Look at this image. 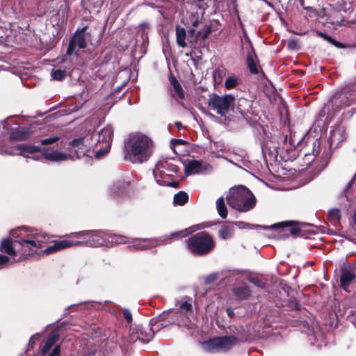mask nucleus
<instances>
[{
    "label": "nucleus",
    "mask_w": 356,
    "mask_h": 356,
    "mask_svg": "<svg viewBox=\"0 0 356 356\" xmlns=\"http://www.w3.org/2000/svg\"><path fill=\"white\" fill-rule=\"evenodd\" d=\"M199 229V225H193L187 229L172 232L170 236H164L163 239H138L136 240V243H134L132 247L136 250H144L152 248L164 243L165 242L168 241V240H171L173 238H181L186 237V236L191 234Z\"/></svg>",
    "instance_id": "nucleus-9"
},
{
    "label": "nucleus",
    "mask_w": 356,
    "mask_h": 356,
    "mask_svg": "<svg viewBox=\"0 0 356 356\" xmlns=\"http://www.w3.org/2000/svg\"><path fill=\"white\" fill-rule=\"evenodd\" d=\"M238 101H239L238 109L240 110V111L241 113H243L244 111L242 108H241L240 106H242V104H248L249 102L246 99H243V98L240 99Z\"/></svg>",
    "instance_id": "nucleus-49"
},
{
    "label": "nucleus",
    "mask_w": 356,
    "mask_h": 356,
    "mask_svg": "<svg viewBox=\"0 0 356 356\" xmlns=\"http://www.w3.org/2000/svg\"><path fill=\"white\" fill-rule=\"evenodd\" d=\"M93 145L92 136L86 135L82 138H76L69 143L68 149L70 154L51 149H44L42 154L44 159L51 161H66L74 156L79 159L83 156L88 155Z\"/></svg>",
    "instance_id": "nucleus-3"
},
{
    "label": "nucleus",
    "mask_w": 356,
    "mask_h": 356,
    "mask_svg": "<svg viewBox=\"0 0 356 356\" xmlns=\"http://www.w3.org/2000/svg\"><path fill=\"white\" fill-rule=\"evenodd\" d=\"M56 245L58 248V250L71 247L73 245H81V242L79 241H74L72 239H64L58 241H56Z\"/></svg>",
    "instance_id": "nucleus-32"
},
{
    "label": "nucleus",
    "mask_w": 356,
    "mask_h": 356,
    "mask_svg": "<svg viewBox=\"0 0 356 356\" xmlns=\"http://www.w3.org/2000/svg\"><path fill=\"white\" fill-rule=\"evenodd\" d=\"M218 275L217 273H212V274L205 277L204 282L207 284H211L217 280Z\"/></svg>",
    "instance_id": "nucleus-41"
},
{
    "label": "nucleus",
    "mask_w": 356,
    "mask_h": 356,
    "mask_svg": "<svg viewBox=\"0 0 356 356\" xmlns=\"http://www.w3.org/2000/svg\"><path fill=\"white\" fill-rule=\"evenodd\" d=\"M328 218L334 224L338 222L340 219V211L339 209H333L328 212Z\"/></svg>",
    "instance_id": "nucleus-36"
},
{
    "label": "nucleus",
    "mask_w": 356,
    "mask_h": 356,
    "mask_svg": "<svg viewBox=\"0 0 356 356\" xmlns=\"http://www.w3.org/2000/svg\"><path fill=\"white\" fill-rule=\"evenodd\" d=\"M192 28L188 31V42L191 44L197 42L201 35V31L197 27L200 24V17L197 13H191L189 17Z\"/></svg>",
    "instance_id": "nucleus-16"
},
{
    "label": "nucleus",
    "mask_w": 356,
    "mask_h": 356,
    "mask_svg": "<svg viewBox=\"0 0 356 356\" xmlns=\"http://www.w3.org/2000/svg\"><path fill=\"white\" fill-rule=\"evenodd\" d=\"M126 148L132 163H143L151 156L153 142L147 136L136 133L129 136Z\"/></svg>",
    "instance_id": "nucleus-5"
},
{
    "label": "nucleus",
    "mask_w": 356,
    "mask_h": 356,
    "mask_svg": "<svg viewBox=\"0 0 356 356\" xmlns=\"http://www.w3.org/2000/svg\"><path fill=\"white\" fill-rule=\"evenodd\" d=\"M127 186L128 183L124 181H118L114 184L110 188L111 193L113 196H118L124 192Z\"/></svg>",
    "instance_id": "nucleus-26"
},
{
    "label": "nucleus",
    "mask_w": 356,
    "mask_h": 356,
    "mask_svg": "<svg viewBox=\"0 0 356 356\" xmlns=\"http://www.w3.org/2000/svg\"><path fill=\"white\" fill-rule=\"evenodd\" d=\"M188 200V195L184 191H179L174 195L173 201L176 205L182 206L185 204Z\"/></svg>",
    "instance_id": "nucleus-31"
},
{
    "label": "nucleus",
    "mask_w": 356,
    "mask_h": 356,
    "mask_svg": "<svg viewBox=\"0 0 356 356\" xmlns=\"http://www.w3.org/2000/svg\"><path fill=\"white\" fill-rule=\"evenodd\" d=\"M235 98L232 95L219 96L213 95L210 97L209 105L216 113L221 116H226L234 106Z\"/></svg>",
    "instance_id": "nucleus-11"
},
{
    "label": "nucleus",
    "mask_w": 356,
    "mask_h": 356,
    "mask_svg": "<svg viewBox=\"0 0 356 356\" xmlns=\"http://www.w3.org/2000/svg\"><path fill=\"white\" fill-rule=\"evenodd\" d=\"M211 33V29L210 27H207L203 34L201 33V35L200 38H201L204 40L210 35Z\"/></svg>",
    "instance_id": "nucleus-46"
},
{
    "label": "nucleus",
    "mask_w": 356,
    "mask_h": 356,
    "mask_svg": "<svg viewBox=\"0 0 356 356\" xmlns=\"http://www.w3.org/2000/svg\"><path fill=\"white\" fill-rule=\"evenodd\" d=\"M86 28H83L79 32H76L71 40L67 49V54L71 55L79 49L86 47L87 43L90 40V34L86 32Z\"/></svg>",
    "instance_id": "nucleus-14"
},
{
    "label": "nucleus",
    "mask_w": 356,
    "mask_h": 356,
    "mask_svg": "<svg viewBox=\"0 0 356 356\" xmlns=\"http://www.w3.org/2000/svg\"><path fill=\"white\" fill-rule=\"evenodd\" d=\"M316 35L323 38L325 40L327 41L328 42H330V44H333L334 46H335L337 47H339V48L342 47V44L341 43H339V42H337L335 40H334L333 38H332L330 36H329L322 32L318 31L316 33Z\"/></svg>",
    "instance_id": "nucleus-35"
},
{
    "label": "nucleus",
    "mask_w": 356,
    "mask_h": 356,
    "mask_svg": "<svg viewBox=\"0 0 356 356\" xmlns=\"http://www.w3.org/2000/svg\"><path fill=\"white\" fill-rule=\"evenodd\" d=\"M170 314L160 313L156 317L152 318L150 320L147 327H144L143 325H137L134 327L130 325V340L132 341L139 340L143 342H148L152 339L155 332H158L163 327H165L168 325L175 323L169 319Z\"/></svg>",
    "instance_id": "nucleus-4"
},
{
    "label": "nucleus",
    "mask_w": 356,
    "mask_h": 356,
    "mask_svg": "<svg viewBox=\"0 0 356 356\" xmlns=\"http://www.w3.org/2000/svg\"><path fill=\"white\" fill-rule=\"evenodd\" d=\"M250 282L254 284L256 286L259 288H264L265 286V284L261 280L256 277H250L249 279Z\"/></svg>",
    "instance_id": "nucleus-40"
},
{
    "label": "nucleus",
    "mask_w": 356,
    "mask_h": 356,
    "mask_svg": "<svg viewBox=\"0 0 356 356\" xmlns=\"http://www.w3.org/2000/svg\"><path fill=\"white\" fill-rule=\"evenodd\" d=\"M60 353V346L59 345L56 346L49 356H59Z\"/></svg>",
    "instance_id": "nucleus-44"
},
{
    "label": "nucleus",
    "mask_w": 356,
    "mask_h": 356,
    "mask_svg": "<svg viewBox=\"0 0 356 356\" xmlns=\"http://www.w3.org/2000/svg\"><path fill=\"white\" fill-rule=\"evenodd\" d=\"M230 312V309L229 308L227 309V312Z\"/></svg>",
    "instance_id": "nucleus-62"
},
{
    "label": "nucleus",
    "mask_w": 356,
    "mask_h": 356,
    "mask_svg": "<svg viewBox=\"0 0 356 356\" xmlns=\"http://www.w3.org/2000/svg\"><path fill=\"white\" fill-rule=\"evenodd\" d=\"M238 341L234 336L217 337L202 343V348L209 353L215 351H227Z\"/></svg>",
    "instance_id": "nucleus-10"
},
{
    "label": "nucleus",
    "mask_w": 356,
    "mask_h": 356,
    "mask_svg": "<svg viewBox=\"0 0 356 356\" xmlns=\"http://www.w3.org/2000/svg\"><path fill=\"white\" fill-rule=\"evenodd\" d=\"M226 199L231 207L241 212H247L252 209L257 202L253 193L243 186L231 188Z\"/></svg>",
    "instance_id": "nucleus-6"
},
{
    "label": "nucleus",
    "mask_w": 356,
    "mask_h": 356,
    "mask_svg": "<svg viewBox=\"0 0 356 356\" xmlns=\"http://www.w3.org/2000/svg\"><path fill=\"white\" fill-rule=\"evenodd\" d=\"M188 249L193 254H205L214 246L212 238L206 232H199L186 241Z\"/></svg>",
    "instance_id": "nucleus-8"
},
{
    "label": "nucleus",
    "mask_w": 356,
    "mask_h": 356,
    "mask_svg": "<svg viewBox=\"0 0 356 356\" xmlns=\"http://www.w3.org/2000/svg\"><path fill=\"white\" fill-rule=\"evenodd\" d=\"M172 141H175L177 143H182L181 140L173 139Z\"/></svg>",
    "instance_id": "nucleus-56"
},
{
    "label": "nucleus",
    "mask_w": 356,
    "mask_h": 356,
    "mask_svg": "<svg viewBox=\"0 0 356 356\" xmlns=\"http://www.w3.org/2000/svg\"><path fill=\"white\" fill-rule=\"evenodd\" d=\"M293 44H294V42H290L289 43V45L290 47H292V46H293Z\"/></svg>",
    "instance_id": "nucleus-59"
},
{
    "label": "nucleus",
    "mask_w": 356,
    "mask_h": 356,
    "mask_svg": "<svg viewBox=\"0 0 356 356\" xmlns=\"http://www.w3.org/2000/svg\"><path fill=\"white\" fill-rule=\"evenodd\" d=\"M60 337L58 331H53L49 333L47 337V339L44 341L43 345L41 348L42 354L44 355L47 353L51 347L58 341Z\"/></svg>",
    "instance_id": "nucleus-20"
},
{
    "label": "nucleus",
    "mask_w": 356,
    "mask_h": 356,
    "mask_svg": "<svg viewBox=\"0 0 356 356\" xmlns=\"http://www.w3.org/2000/svg\"><path fill=\"white\" fill-rule=\"evenodd\" d=\"M227 314H228V315H229V316L230 318L233 317V316H234V313L229 312V313H227Z\"/></svg>",
    "instance_id": "nucleus-58"
},
{
    "label": "nucleus",
    "mask_w": 356,
    "mask_h": 356,
    "mask_svg": "<svg viewBox=\"0 0 356 356\" xmlns=\"http://www.w3.org/2000/svg\"><path fill=\"white\" fill-rule=\"evenodd\" d=\"M257 321L252 325V331L249 329L250 337L240 339L241 341H246L252 338H264L269 332V328L283 329L288 326L297 327L302 325L309 327V323L306 321L289 320L284 313H258Z\"/></svg>",
    "instance_id": "nucleus-2"
},
{
    "label": "nucleus",
    "mask_w": 356,
    "mask_h": 356,
    "mask_svg": "<svg viewBox=\"0 0 356 356\" xmlns=\"http://www.w3.org/2000/svg\"><path fill=\"white\" fill-rule=\"evenodd\" d=\"M165 186H171L173 188H178L179 187V182L177 181H168V179L166 180V184Z\"/></svg>",
    "instance_id": "nucleus-50"
},
{
    "label": "nucleus",
    "mask_w": 356,
    "mask_h": 356,
    "mask_svg": "<svg viewBox=\"0 0 356 356\" xmlns=\"http://www.w3.org/2000/svg\"><path fill=\"white\" fill-rule=\"evenodd\" d=\"M177 168L171 165L167 161H158L154 168L153 169V175L155 181L159 185H165L166 180H168L171 175L170 172H176Z\"/></svg>",
    "instance_id": "nucleus-12"
},
{
    "label": "nucleus",
    "mask_w": 356,
    "mask_h": 356,
    "mask_svg": "<svg viewBox=\"0 0 356 356\" xmlns=\"http://www.w3.org/2000/svg\"><path fill=\"white\" fill-rule=\"evenodd\" d=\"M209 168V165H202V162L196 160L190 161L185 165V172L187 175L197 174Z\"/></svg>",
    "instance_id": "nucleus-19"
},
{
    "label": "nucleus",
    "mask_w": 356,
    "mask_h": 356,
    "mask_svg": "<svg viewBox=\"0 0 356 356\" xmlns=\"http://www.w3.org/2000/svg\"><path fill=\"white\" fill-rule=\"evenodd\" d=\"M175 125L179 129L181 127V123L180 122H175Z\"/></svg>",
    "instance_id": "nucleus-55"
},
{
    "label": "nucleus",
    "mask_w": 356,
    "mask_h": 356,
    "mask_svg": "<svg viewBox=\"0 0 356 356\" xmlns=\"http://www.w3.org/2000/svg\"><path fill=\"white\" fill-rule=\"evenodd\" d=\"M290 307L291 309L300 310V308L296 300L291 301Z\"/></svg>",
    "instance_id": "nucleus-47"
},
{
    "label": "nucleus",
    "mask_w": 356,
    "mask_h": 356,
    "mask_svg": "<svg viewBox=\"0 0 356 356\" xmlns=\"http://www.w3.org/2000/svg\"><path fill=\"white\" fill-rule=\"evenodd\" d=\"M10 234L17 238L12 241L9 238L4 239L1 242V250L8 254L12 256L19 255L18 261L28 259L35 254H49L58 250L55 242L52 245L45 249L43 245L49 238L42 233L35 230H29L26 227L12 230Z\"/></svg>",
    "instance_id": "nucleus-1"
},
{
    "label": "nucleus",
    "mask_w": 356,
    "mask_h": 356,
    "mask_svg": "<svg viewBox=\"0 0 356 356\" xmlns=\"http://www.w3.org/2000/svg\"><path fill=\"white\" fill-rule=\"evenodd\" d=\"M139 26L143 29H147V28H149V24L148 23H142L139 25Z\"/></svg>",
    "instance_id": "nucleus-54"
},
{
    "label": "nucleus",
    "mask_w": 356,
    "mask_h": 356,
    "mask_svg": "<svg viewBox=\"0 0 356 356\" xmlns=\"http://www.w3.org/2000/svg\"><path fill=\"white\" fill-rule=\"evenodd\" d=\"M344 95L346 99H350V100H348V102L343 104L344 106H349L352 104V102H355V92H353V93L346 92L344 94Z\"/></svg>",
    "instance_id": "nucleus-39"
},
{
    "label": "nucleus",
    "mask_w": 356,
    "mask_h": 356,
    "mask_svg": "<svg viewBox=\"0 0 356 356\" xmlns=\"http://www.w3.org/2000/svg\"><path fill=\"white\" fill-rule=\"evenodd\" d=\"M32 134L30 129L28 127H19L16 131L10 134V138L11 140H22L29 138Z\"/></svg>",
    "instance_id": "nucleus-24"
},
{
    "label": "nucleus",
    "mask_w": 356,
    "mask_h": 356,
    "mask_svg": "<svg viewBox=\"0 0 356 356\" xmlns=\"http://www.w3.org/2000/svg\"><path fill=\"white\" fill-rule=\"evenodd\" d=\"M102 330L95 325H93L89 330L87 334L92 338H96L101 336Z\"/></svg>",
    "instance_id": "nucleus-37"
},
{
    "label": "nucleus",
    "mask_w": 356,
    "mask_h": 356,
    "mask_svg": "<svg viewBox=\"0 0 356 356\" xmlns=\"http://www.w3.org/2000/svg\"><path fill=\"white\" fill-rule=\"evenodd\" d=\"M176 31V41L179 47L181 48H184L187 46V43L186 42V30L177 25L175 27Z\"/></svg>",
    "instance_id": "nucleus-25"
},
{
    "label": "nucleus",
    "mask_w": 356,
    "mask_h": 356,
    "mask_svg": "<svg viewBox=\"0 0 356 356\" xmlns=\"http://www.w3.org/2000/svg\"><path fill=\"white\" fill-rule=\"evenodd\" d=\"M82 355L83 356H101L97 355L95 348L91 344H86L82 349Z\"/></svg>",
    "instance_id": "nucleus-34"
},
{
    "label": "nucleus",
    "mask_w": 356,
    "mask_h": 356,
    "mask_svg": "<svg viewBox=\"0 0 356 356\" xmlns=\"http://www.w3.org/2000/svg\"><path fill=\"white\" fill-rule=\"evenodd\" d=\"M356 277L355 273L351 269H343L340 278L341 286L347 290L348 286Z\"/></svg>",
    "instance_id": "nucleus-22"
},
{
    "label": "nucleus",
    "mask_w": 356,
    "mask_h": 356,
    "mask_svg": "<svg viewBox=\"0 0 356 356\" xmlns=\"http://www.w3.org/2000/svg\"><path fill=\"white\" fill-rule=\"evenodd\" d=\"M113 131L111 127H104L98 134L97 142L99 143H102L104 145L102 148L97 150L95 152V156L97 159H100L109 151L113 139Z\"/></svg>",
    "instance_id": "nucleus-15"
},
{
    "label": "nucleus",
    "mask_w": 356,
    "mask_h": 356,
    "mask_svg": "<svg viewBox=\"0 0 356 356\" xmlns=\"http://www.w3.org/2000/svg\"><path fill=\"white\" fill-rule=\"evenodd\" d=\"M10 118H8L6 120H5V121L2 122L3 127V128H4V129H8L9 124H8V123L7 120H8V119H10Z\"/></svg>",
    "instance_id": "nucleus-52"
},
{
    "label": "nucleus",
    "mask_w": 356,
    "mask_h": 356,
    "mask_svg": "<svg viewBox=\"0 0 356 356\" xmlns=\"http://www.w3.org/2000/svg\"><path fill=\"white\" fill-rule=\"evenodd\" d=\"M66 75L65 70H54L51 72V77L54 80L62 81Z\"/></svg>",
    "instance_id": "nucleus-38"
},
{
    "label": "nucleus",
    "mask_w": 356,
    "mask_h": 356,
    "mask_svg": "<svg viewBox=\"0 0 356 356\" xmlns=\"http://www.w3.org/2000/svg\"><path fill=\"white\" fill-rule=\"evenodd\" d=\"M233 292L234 295L240 299H245L248 298L250 294V290L245 285H242L234 288L233 289Z\"/></svg>",
    "instance_id": "nucleus-27"
},
{
    "label": "nucleus",
    "mask_w": 356,
    "mask_h": 356,
    "mask_svg": "<svg viewBox=\"0 0 356 356\" xmlns=\"http://www.w3.org/2000/svg\"><path fill=\"white\" fill-rule=\"evenodd\" d=\"M10 261V258L4 254H0V268L4 266Z\"/></svg>",
    "instance_id": "nucleus-42"
},
{
    "label": "nucleus",
    "mask_w": 356,
    "mask_h": 356,
    "mask_svg": "<svg viewBox=\"0 0 356 356\" xmlns=\"http://www.w3.org/2000/svg\"><path fill=\"white\" fill-rule=\"evenodd\" d=\"M353 220H354L355 224L356 225V211H355L354 215H353Z\"/></svg>",
    "instance_id": "nucleus-57"
},
{
    "label": "nucleus",
    "mask_w": 356,
    "mask_h": 356,
    "mask_svg": "<svg viewBox=\"0 0 356 356\" xmlns=\"http://www.w3.org/2000/svg\"><path fill=\"white\" fill-rule=\"evenodd\" d=\"M290 225H291V222L286 221V222H282L280 223L274 224L270 226V228L286 227V226H289Z\"/></svg>",
    "instance_id": "nucleus-45"
},
{
    "label": "nucleus",
    "mask_w": 356,
    "mask_h": 356,
    "mask_svg": "<svg viewBox=\"0 0 356 356\" xmlns=\"http://www.w3.org/2000/svg\"><path fill=\"white\" fill-rule=\"evenodd\" d=\"M123 312H129V311L127 310V309H124Z\"/></svg>",
    "instance_id": "nucleus-64"
},
{
    "label": "nucleus",
    "mask_w": 356,
    "mask_h": 356,
    "mask_svg": "<svg viewBox=\"0 0 356 356\" xmlns=\"http://www.w3.org/2000/svg\"><path fill=\"white\" fill-rule=\"evenodd\" d=\"M241 79L235 75L228 76L225 81V86L227 89H232L239 85Z\"/></svg>",
    "instance_id": "nucleus-33"
},
{
    "label": "nucleus",
    "mask_w": 356,
    "mask_h": 356,
    "mask_svg": "<svg viewBox=\"0 0 356 356\" xmlns=\"http://www.w3.org/2000/svg\"><path fill=\"white\" fill-rule=\"evenodd\" d=\"M323 319L322 325L327 331L334 330L338 324L337 313H319Z\"/></svg>",
    "instance_id": "nucleus-17"
},
{
    "label": "nucleus",
    "mask_w": 356,
    "mask_h": 356,
    "mask_svg": "<svg viewBox=\"0 0 356 356\" xmlns=\"http://www.w3.org/2000/svg\"><path fill=\"white\" fill-rule=\"evenodd\" d=\"M233 234L234 226L232 225H223L219 230V235L222 239H228L231 238Z\"/></svg>",
    "instance_id": "nucleus-29"
},
{
    "label": "nucleus",
    "mask_w": 356,
    "mask_h": 356,
    "mask_svg": "<svg viewBox=\"0 0 356 356\" xmlns=\"http://www.w3.org/2000/svg\"><path fill=\"white\" fill-rule=\"evenodd\" d=\"M39 147L36 146H28L24 145H19L16 148L13 149H4V147H0V154H8V155H17L20 154L26 158H32L35 160H38L40 156L35 155L39 152Z\"/></svg>",
    "instance_id": "nucleus-13"
},
{
    "label": "nucleus",
    "mask_w": 356,
    "mask_h": 356,
    "mask_svg": "<svg viewBox=\"0 0 356 356\" xmlns=\"http://www.w3.org/2000/svg\"><path fill=\"white\" fill-rule=\"evenodd\" d=\"M177 314H178V313H176ZM186 313H181V312H179V314H181V315H184Z\"/></svg>",
    "instance_id": "nucleus-60"
},
{
    "label": "nucleus",
    "mask_w": 356,
    "mask_h": 356,
    "mask_svg": "<svg viewBox=\"0 0 356 356\" xmlns=\"http://www.w3.org/2000/svg\"><path fill=\"white\" fill-rule=\"evenodd\" d=\"M348 317L350 318V321L356 326V313H351Z\"/></svg>",
    "instance_id": "nucleus-51"
},
{
    "label": "nucleus",
    "mask_w": 356,
    "mask_h": 356,
    "mask_svg": "<svg viewBox=\"0 0 356 356\" xmlns=\"http://www.w3.org/2000/svg\"><path fill=\"white\" fill-rule=\"evenodd\" d=\"M247 43L250 49L247 54V63H248V67L252 74H257L258 68L257 66V63L255 62L256 55L254 52L253 47H252V44H251L250 41L249 40V39L247 40Z\"/></svg>",
    "instance_id": "nucleus-21"
},
{
    "label": "nucleus",
    "mask_w": 356,
    "mask_h": 356,
    "mask_svg": "<svg viewBox=\"0 0 356 356\" xmlns=\"http://www.w3.org/2000/svg\"><path fill=\"white\" fill-rule=\"evenodd\" d=\"M69 309L81 311V310H106V305L99 302H84L72 305L69 307Z\"/></svg>",
    "instance_id": "nucleus-18"
},
{
    "label": "nucleus",
    "mask_w": 356,
    "mask_h": 356,
    "mask_svg": "<svg viewBox=\"0 0 356 356\" xmlns=\"http://www.w3.org/2000/svg\"><path fill=\"white\" fill-rule=\"evenodd\" d=\"M216 208L219 216L222 218H226L227 216V210L222 197H219L216 200Z\"/></svg>",
    "instance_id": "nucleus-30"
},
{
    "label": "nucleus",
    "mask_w": 356,
    "mask_h": 356,
    "mask_svg": "<svg viewBox=\"0 0 356 356\" xmlns=\"http://www.w3.org/2000/svg\"><path fill=\"white\" fill-rule=\"evenodd\" d=\"M170 81L172 86H173L174 90L177 95V97L181 99L184 98V93L182 89L181 86L177 80V79L174 76H171L170 78Z\"/></svg>",
    "instance_id": "nucleus-28"
},
{
    "label": "nucleus",
    "mask_w": 356,
    "mask_h": 356,
    "mask_svg": "<svg viewBox=\"0 0 356 356\" xmlns=\"http://www.w3.org/2000/svg\"><path fill=\"white\" fill-rule=\"evenodd\" d=\"M123 314H124V318L126 320V321L127 322V323H129V324L131 323L132 321L131 313H123Z\"/></svg>",
    "instance_id": "nucleus-48"
},
{
    "label": "nucleus",
    "mask_w": 356,
    "mask_h": 356,
    "mask_svg": "<svg viewBox=\"0 0 356 356\" xmlns=\"http://www.w3.org/2000/svg\"><path fill=\"white\" fill-rule=\"evenodd\" d=\"M266 149V147H263V151H265Z\"/></svg>",
    "instance_id": "nucleus-61"
},
{
    "label": "nucleus",
    "mask_w": 356,
    "mask_h": 356,
    "mask_svg": "<svg viewBox=\"0 0 356 356\" xmlns=\"http://www.w3.org/2000/svg\"><path fill=\"white\" fill-rule=\"evenodd\" d=\"M334 136H335V133H334V134H332V137H333V138H334Z\"/></svg>",
    "instance_id": "nucleus-63"
},
{
    "label": "nucleus",
    "mask_w": 356,
    "mask_h": 356,
    "mask_svg": "<svg viewBox=\"0 0 356 356\" xmlns=\"http://www.w3.org/2000/svg\"><path fill=\"white\" fill-rule=\"evenodd\" d=\"M74 236L81 238V244L89 246L108 245L109 244H120L128 243L124 236L116 234H106L98 231H84L75 234Z\"/></svg>",
    "instance_id": "nucleus-7"
},
{
    "label": "nucleus",
    "mask_w": 356,
    "mask_h": 356,
    "mask_svg": "<svg viewBox=\"0 0 356 356\" xmlns=\"http://www.w3.org/2000/svg\"><path fill=\"white\" fill-rule=\"evenodd\" d=\"M193 300L191 297L184 296L176 302V306L182 312H192Z\"/></svg>",
    "instance_id": "nucleus-23"
},
{
    "label": "nucleus",
    "mask_w": 356,
    "mask_h": 356,
    "mask_svg": "<svg viewBox=\"0 0 356 356\" xmlns=\"http://www.w3.org/2000/svg\"><path fill=\"white\" fill-rule=\"evenodd\" d=\"M298 231H299V230H298V229L294 228V227H291V228L290 229V233H291V234H296Z\"/></svg>",
    "instance_id": "nucleus-53"
},
{
    "label": "nucleus",
    "mask_w": 356,
    "mask_h": 356,
    "mask_svg": "<svg viewBox=\"0 0 356 356\" xmlns=\"http://www.w3.org/2000/svg\"><path fill=\"white\" fill-rule=\"evenodd\" d=\"M58 140V137L54 136V137H50L48 138H45L41 141V143L42 145H48L51 144Z\"/></svg>",
    "instance_id": "nucleus-43"
}]
</instances>
